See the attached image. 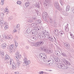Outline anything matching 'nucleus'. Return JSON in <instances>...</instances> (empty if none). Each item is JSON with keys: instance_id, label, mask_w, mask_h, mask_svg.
<instances>
[{"instance_id": "29", "label": "nucleus", "mask_w": 74, "mask_h": 74, "mask_svg": "<svg viewBox=\"0 0 74 74\" xmlns=\"http://www.w3.org/2000/svg\"><path fill=\"white\" fill-rule=\"evenodd\" d=\"M55 53L57 56H60V53L59 51H56Z\"/></svg>"}, {"instance_id": "59", "label": "nucleus", "mask_w": 74, "mask_h": 74, "mask_svg": "<svg viewBox=\"0 0 74 74\" xmlns=\"http://www.w3.org/2000/svg\"><path fill=\"white\" fill-rule=\"evenodd\" d=\"M1 54V55H3V56H4V52H2Z\"/></svg>"}, {"instance_id": "22", "label": "nucleus", "mask_w": 74, "mask_h": 74, "mask_svg": "<svg viewBox=\"0 0 74 74\" xmlns=\"http://www.w3.org/2000/svg\"><path fill=\"white\" fill-rule=\"evenodd\" d=\"M64 46L65 47H66V48H68V49H70V46H69V45H68V44H67L66 43H64Z\"/></svg>"}, {"instance_id": "32", "label": "nucleus", "mask_w": 74, "mask_h": 74, "mask_svg": "<svg viewBox=\"0 0 74 74\" xmlns=\"http://www.w3.org/2000/svg\"><path fill=\"white\" fill-rule=\"evenodd\" d=\"M57 66L59 69H62V64H58L57 65Z\"/></svg>"}, {"instance_id": "16", "label": "nucleus", "mask_w": 74, "mask_h": 74, "mask_svg": "<svg viewBox=\"0 0 74 74\" xmlns=\"http://www.w3.org/2000/svg\"><path fill=\"white\" fill-rule=\"evenodd\" d=\"M5 60H7H7H9V59H10V60L9 61V62H10V60L11 59H11L10 58V57H9V56H8V55H5Z\"/></svg>"}, {"instance_id": "5", "label": "nucleus", "mask_w": 74, "mask_h": 74, "mask_svg": "<svg viewBox=\"0 0 74 74\" xmlns=\"http://www.w3.org/2000/svg\"><path fill=\"white\" fill-rule=\"evenodd\" d=\"M51 0H45V1L44 3V5L47 7H49L51 6Z\"/></svg>"}, {"instance_id": "26", "label": "nucleus", "mask_w": 74, "mask_h": 74, "mask_svg": "<svg viewBox=\"0 0 74 74\" xmlns=\"http://www.w3.org/2000/svg\"><path fill=\"white\" fill-rule=\"evenodd\" d=\"M70 6L69 5H67L66 7V11H69V10H70Z\"/></svg>"}, {"instance_id": "31", "label": "nucleus", "mask_w": 74, "mask_h": 74, "mask_svg": "<svg viewBox=\"0 0 74 74\" xmlns=\"http://www.w3.org/2000/svg\"><path fill=\"white\" fill-rule=\"evenodd\" d=\"M40 28H38L37 27H34V30H37V31L39 30H40Z\"/></svg>"}, {"instance_id": "52", "label": "nucleus", "mask_w": 74, "mask_h": 74, "mask_svg": "<svg viewBox=\"0 0 74 74\" xmlns=\"http://www.w3.org/2000/svg\"><path fill=\"white\" fill-rule=\"evenodd\" d=\"M25 6L26 7H28L29 6L30 4H27L26 3H25Z\"/></svg>"}, {"instance_id": "20", "label": "nucleus", "mask_w": 74, "mask_h": 74, "mask_svg": "<svg viewBox=\"0 0 74 74\" xmlns=\"http://www.w3.org/2000/svg\"><path fill=\"white\" fill-rule=\"evenodd\" d=\"M61 69H67L66 65L64 64H62Z\"/></svg>"}, {"instance_id": "56", "label": "nucleus", "mask_w": 74, "mask_h": 74, "mask_svg": "<svg viewBox=\"0 0 74 74\" xmlns=\"http://www.w3.org/2000/svg\"><path fill=\"white\" fill-rule=\"evenodd\" d=\"M7 23V22H4V23H3V25H6V24Z\"/></svg>"}, {"instance_id": "62", "label": "nucleus", "mask_w": 74, "mask_h": 74, "mask_svg": "<svg viewBox=\"0 0 74 74\" xmlns=\"http://www.w3.org/2000/svg\"><path fill=\"white\" fill-rule=\"evenodd\" d=\"M6 12V14H8L9 13V11L6 12Z\"/></svg>"}, {"instance_id": "3", "label": "nucleus", "mask_w": 74, "mask_h": 74, "mask_svg": "<svg viewBox=\"0 0 74 74\" xmlns=\"http://www.w3.org/2000/svg\"><path fill=\"white\" fill-rule=\"evenodd\" d=\"M40 49L41 51H43L46 52L47 53H51V51L47 49V47H40Z\"/></svg>"}, {"instance_id": "25", "label": "nucleus", "mask_w": 74, "mask_h": 74, "mask_svg": "<svg viewBox=\"0 0 74 74\" xmlns=\"http://www.w3.org/2000/svg\"><path fill=\"white\" fill-rule=\"evenodd\" d=\"M55 34L56 36H58L59 35V32H58V30L56 29L54 31Z\"/></svg>"}, {"instance_id": "34", "label": "nucleus", "mask_w": 74, "mask_h": 74, "mask_svg": "<svg viewBox=\"0 0 74 74\" xmlns=\"http://www.w3.org/2000/svg\"><path fill=\"white\" fill-rule=\"evenodd\" d=\"M4 21L3 20H0V24H1V26H3V24H4Z\"/></svg>"}, {"instance_id": "64", "label": "nucleus", "mask_w": 74, "mask_h": 74, "mask_svg": "<svg viewBox=\"0 0 74 74\" xmlns=\"http://www.w3.org/2000/svg\"><path fill=\"white\" fill-rule=\"evenodd\" d=\"M35 11H36V12H37V14H38V10H35Z\"/></svg>"}, {"instance_id": "24", "label": "nucleus", "mask_w": 74, "mask_h": 74, "mask_svg": "<svg viewBox=\"0 0 74 74\" xmlns=\"http://www.w3.org/2000/svg\"><path fill=\"white\" fill-rule=\"evenodd\" d=\"M6 44L5 43H3L1 45V47L3 49L5 48L6 47Z\"/></svg>"}, {"instance_id": "44", "label": "nucleus", "mask_w": 74, "mask_h": 74, "mask_svg": "<svg viewBox=\"0 0 74 74\" xmlns=\"http://www.w3.org/2000/svg\"><path fill=\"white\" fill-rule=\"evenodd\" d=\"M49 22L50 23H52V22H53V20H52V18H50L49 19Z\"/></svg>"}, {"instance_id": "41", "label": "nucleus", "mask_w": 74, "mask_h": 74, "mask_svg": "<svg viewBox=\"0 0 74 74\" xmlns=\"http://www.w3.org/2000/svg\"><path fill=\"white\" fill-rule=\"evenodd\" d=\"M4 0H1V4L2 5H3L4 4Z\"/></svg>"}, {"instance_id": "6", "label": "nucleus", "mask_w": 74, "mask_h": 74, "mask_svg": "<svg viewBox=\"0 0 74 74\" xmlns=\"http://www.w3.org/2000/svg\"><path fill=\"white\" fill-rule=\"evenodd\" d=\"M16 55L17 56H15V58L17 61H18L21 58V55H19V53L18 52H16Z\"/></svg>"}, {"instance_id": "53", "label": "nucleus", "mask_w": 74, "mask_h": 74, "mask_svg": "<svg viewBox=\"0 0 74 74\" xmlns=\"http://www.w3.org/2000/svg\"><path fill=\"white\" fill-rule=\"evenodd\" d=\"M5 29H7L8 28V25H6L5 27Z\"/></svg>"}, {"instance_id": "42", "label": "nucleus", "mask_w": 74, "mask_h": 74, "mask_svg": "<svg viewBox=\"0 0 74 74\" xmlns=\"http://www.w3.org/2000/svg\"><path fill=\"white\" fill-rule=\"evenodd\" d=\"M44 36H49V32H46L45 35H44Z\"/></svg>"}, {"instance_id": "47", "label": "nucleus", "mask_w": 74, "mask_h": 74, "mask_svg": "<svg viewBox=\"0 0 74 74\" xmlns=\"http://www.w3.org/2000/svg\"><path fill=\"white\" fill-rule=\"evenodd\" d=\"M60 2L62 5H63V1H62V0H60Z\"/></svg>"}, {"instance_id": "51", "label": "nucleus", "mask_w": 74, "mask_h": 74, "mask_svg": "<svg viewBox=\"0 0 74 74\" xmlns=\"http://www.w3.org/2000/svg\"><path fill=\"white\" fill-rule=\"evenodd\" d=\"M15 42V46H16V47H17L18 45V43H17L16 41Z\"/></svg>"}, {"instance_id": "11", "label": "nucleus", "mask_w": 74, "mask_h": 74, "mask_svg": "<svg viewBox=\"0 0 74 74\" xmlns=\"http://www.w3.org/2000/svg\"><path fill=\"white\" fill-rule=\"evenodd\" d=\"M60 11L61 12V14H63L64 15L67 16L68 15V14L67 13H66L64 10H62V9Z\"/></svg>"}, {"instance_id": "48", "label": "nucleus", "mask_w": 74, "mask_h": 74, "mask_svg": "<svg viewBox=\"0 0 74 74\" xmlns=\"http://www.w3.org/2000/svg\"><path fill=\"white\" fill-rule=\"evenodd\" d=\"M32 38L34 40H37V37L36 36H34Z\"/></svg>"}, {"instance_id": "61", "label": "nucleus", "mask_w": 74, "mask_h": 74, "mask_svg": "<svg viewBox=\"0 0 74 74\" xmlns=\"http://www.w3.org/2000/svg\"><path fill=\"white\" fill-rule=\"evenodd\" d=\"M16 26L17 27V28H18V27H19V24L17 25Z\"/></svg>"}, {"instance_id": "58", "label": "nucleus", "mask_w": 74, "mask_h": 74, "mask_svg": "<svg viewBox=\"0 0 74 74\" xmlns=\"http://www.w3.org/2000/svg\"><path fill=\"white\" fill-rule=\"evenodd\" d=\"M17 28L16 26H14V28L15 29H16V28Z\"/></svg>"}, {"instance_id": "60", "label": "nucleus", "mask_w": 74, "mask_h": 74, "mask_svg": "<svg viewBox=\"0 0 74 74\" xmlns=\"http://www.w3.org/2000/svg\"><path fill=\"white\" fill-rule=\"evenodd\" d=\"M25 4H30V3H29V2H26Z\"/></svg>"}, {"instance_id": "2", "label": "nucleus", "mask_w": 74, "mask_h": 74, "mask_svg": "<svg viewBox=\"0 0 74 74\" xmlns=\"http://www.w3.org/2000/svg\"><path fill=\"white\" fill-rule=\"evenodd\" d=\"M31 44H32V46H35V47H39V46H40V45H44V42L43 41H41L36 42L35 43L32 42Z\"/></svg>"}, {"instance_id": "14", "label": "nucleus", "mask_w": 74, "mask_h": 74, "mask_svg": "<svg viewBox=\"0 0 74 74\" xmlns=\"http://www.w3.org/2000/svg\"><path fill=\"white\" fill-rule=\"evenodd\" d=\"M14 46L13 45H9L8 47V49H12L14 48Z\"/></svg>"}, {"instance_id": "37", "label": "nucleus", "mask_w": 74, "mask_h": 74, "mask_svg": "<svg viewBox=\"0 0 74 74\" xmlns=\"http://www.w3.org/2000/svg\"><path fill=\"white\" fill-rule=\"evenodd\" d=\"M27 22L32 23L33 22V20L32 19H28L27 20Z\"/></svg>"}, {"instance_id": "10", "label": "nucleus", "mask_w": 74, "mask_h": 74, "mask_svg": "<svg viewBox=\"0 0 74 74\" xmlns=\"http://www.w3.org/2000/svg\"><path fill=\"white\" fill-rule=\"evenodd\" d=\"M47 63H48L49 64L51 65L53 63V59H49L47 60Z\"/></svg>"}, {"instance_id": "19", "label": "nucleus", "mask_w": 74, "mask_h": 74, "mask_svg": "<svg viewBox=\"0 0 74 74\" xmlns=\"http://www.w3.org/2000/svg\"><path fill=\"white\" fill-rule=\"evenodd\" d=\"M37 25V23H32L31 26L32 27H36V26Z\"/></svg>"}, {"instance_id": "9", "label": "nucleus", "mask_w": 74, "mask_h": 74, "mask_svg": "<svg viewBox=\"0 0 74 74\" xmlns=\"http://www.w3.org/2000/svg\"><path fill=\"white\" fill-rule=\"evenodd\" d=\"M42 18L44 20H47V18L48 17V14L45 12L43 13L42 14Z\"/></svg>"}, {"instance_id": "57", "label": "nucleus", "mask_w": 74, "mask_h": 74, "mask_svg": "<svg viewBox=\"0 0 74 74\" xmlns=\"http://www.w3.org/2000/svg\"><path fill=\"white\" fill-rule=\"evenodd\" d=\"M15 74H19V72L18 71L15 72Z\"/></svg>"}, {"instance_id": "15", "label": "nucleus", "mask_w": 74, "mask_h": 74, "mask_svg": "<svg viewBox=\"0 0 74 74\" xmlns=\"http://www.w3.org/2000/svg\"><path fill=\"white\" fill-rule=\"evenodd\" d=\"M31 31L32 28H29L26 30V32L28 34H29L30 33H31V32H32V31Z\"/></svg>"}, {"instance_id": "45", "label": "nucleus", "mask_w": 74, "mask_h": 74, "mask_svg": "<svg viewBox=\"0 0 74 74\" xmlns=\"http://www.w3.org/2000/svg\"><path fill=\"white\" fill-rule=\"evenodd\" d=\"M32 19L33 20H37V18L36 17V16H33L32 17Z\"/></svg>"}, {"instance_id": "7", "label": "nucleus", "mask_w": 74, "mask_h": 74, "mask_svg": "<svg viewBox=\"0 0 74 74\" xmlns=\"http://www.w3.org/2000/svg\"><path fill=\"white\" fill-rule=\"evenodd\" d=\"M54 5L55 7L59 11H61L62 10V8H60V7H59V3H58V2H56L54 4Z\"/></svg>"}, {"instance_id": "21", "label": "nucleus", "mask_w": 74, "mask_h": 74, "mask_svg": "<svg viewBox=\"0 0 74 74\" xmlns=\"http://www.w3.org/2000/svg\"><path fill=\"white\" fill-rule=\"evenodd\" d=\"M21 61H18L17 62V66L18 68H19V67L20 64H21Z\"/></svg>"}, {"instance_id": "1", "label": "nucleus", "mask_w": 74, "mask_h": 74, "mask_svg": "<svg viewBox=\"0 0 74 74\" xmlns=\"http://www.w3.org/2000/svg\"><path fill=\"white\" fill-rule=\"evenodd\" d=\"M39 57L36 58V59L38 62H40L41 59H45V58H47V55L44 53H41L40 54Z\"/></svg>"}, {"instance_id": "17", "label": "nucleus", "mask_w": 74, "mask_h": 74, "mask_svg": "<svg viewBox=\"0 0 74 74\" xmlns=\"http://www.w3.org/2000/svg\"><path fill=\"white\" fill-rule=\"evenodd\" d=\"M63 62L64 63L67 64H69V65H70L71 64L66 59H64L63 60Z\"/></svg>"}, {"instance_id": "43", "label": "nucleus", "mask_w": 74, "mask_h": 74, "mask_svg": "<svg viewBox=\"0 0 74 74\" xmlns=\"http://www.w3.org/2000/svg\"><path fill=\"white\" fill-rule=\"evenodd\" d=\"M8 20H11L13 19V17L12 16H11L9 17L8 18Z\"/></svg>"}, {"instance_id": "50", "label": "nucleus", "mask_w": 74, "mask_h": 74, "mask_svg": "<svg viewBox=\"0 0 74 74\" xmlns=\"http://www.w3.org/2000/svg\"><path fill=\"white\" fill-rule=\"evenodd\" d=\"M38 74H44V72H43V71H40L39 73Z\"/></svg>"}, {"instance_id": "55", "label": "nucleus", "mask_w": 74, "mask_h": 74, "mask_svg": "<svg viewBox=\"0 0 74 74\" xmlns=\"http://www.w3.org/2000/svg\"><path fill=\"white\" fill-rule=\"evenodd\" d=\"M4 38H7V36H4L3 37Z\"/></svg>"}, {"instance_id": "46", "label": "nucleus", "mask_w": 74, "mask_h": 74, "mask_svg": "<svg viewBox=\"0 0 74 74\" xmlns=\"http://www.w3.org/2000/svg\"><path fill=\"white\" fill-rule=\"evenodd\" d=\"M21 1H18L17 2V4H18V5H21Z\"/></svg>"}, {"instance_id": "13", "label": "nucleus", "mask_w": 74, "mask_h": 74, "mask_svg": "<svg viewBox=\"0 0 74 74\" xmlns=\"http://www.w3.org/2000/svg\"><path fill=\"white\" fill-rule=\"evenodd\" d=\"M38 37L39 38H42L44 40V36L43 35H41V34L39 33L38 34Z\"/></svg>"}, {"instance_id": "33", "label": "nucleus", "mask_w": 74, "mask_h": 74, "mask_svg": "<svg viewBox=\"0 0 74 74\" xmlns=\"http://www.w3.org/2000/svg\"><path fill=\"white\" fill-rule=\"evenodd\" d=\"M35 6L37 8H39L40 7V4H39V3H37L35 5Z\"/></svg>"}, {"instance_id": "18", "label": "nucleus", "mask_w": 74, "mask_h": 74, "mask_svg": "<svg viewBox=\"0 0 74 74\" xmlns=\"http://www.w3.org/2000/svg\"><path fill=\"white\" fill-rule=\"evenodd\" d=\"M67 25H66V26H65V30L66 32H68L69 31V27H68V26H69V24H67Z\"/></svg>"}, {"instance_id": "12", "label": "nucleus", "mask_w": 74, "mask_h": 74, "mask_svg": "<svg viewBox=\"0 0 74 74\" xmlns=\"http://www.w3.org/2000/svg\"><path fill=\"white\" fill-rule=\"evenodd\" d=\"M33 30V31H31V34H33V35H35V36H36V35H37L38 33L37 32L35 31V30H36L34 29Z\"/></svg>"}, {"instance_id": "35", "label": "nucleus", "mask_w": 74, "mask_h": 74, "mask_svg": "<svg viewBox=\"0 0 74 74\" xmlns=\"http://www.w3.org/2000/svg\"><path fill=\"white\" fill-rule=\"evenodd\" d=\"M42 33H43V35H45V33H46V30H45L44 29H42Z\"/></svg>"}, {"instance_id": "23", "label": "nucleus", "mask_w": 74, "mask_h": 74, "mask_svg": "<svg viewBox=\"0 0 74 74\" xmlns=\"http://www.w3.org/2000/svg\"><path fill=\"white\" fill-rule=\"evenodd\" d=\"M60 36H62L63 34H64V32L63 31H60L59 32Z\"/></svg>"}, {"instance_id": "39", "label": "nucleus", "mask_w": 74, "mask_h": 74, "mask_svg": "<svg viewBox=\"0 0 74 74\" xmlns=\"http://www.w3.org/2000/svg\"><path fill=\"white\" fill-rule=\"evenodd\" d=\"M62 55L63 56H65V57L67 56V55H66V53H64L62 52Z\"/></svg>"}, {"instance_id": "49", "label": "nucleus", "mask_w": 74, "mask_h": 74, "mask_svg": "<svg viewBox=\"0 0 74 74\" xmlns=\"http://www.w3.org/2000/svg\"><path fill=\"white\" fill-rule=\"evenodd\" d=\"M5 12H8V11H9V10L7 9V8H6L5 9Z\"/></svg>"}, {"instance_id": "63", "label": "nucleus", "mask_w": 74, "mask_h": 74, "mask_svg": "<svg viewBox=\"0 0 74 74\" xmlns=\"http://www.w3.org/2000/svg\"><path fill=\"white\" fill-rule=\"evenodd\" d=\"M54 23L55 25H57V23H56V22H54Z\"/></svg>"}, {"instance_id": "40", "label": "nucleus", "mask_w": 74, "mask_h": 74, "mask_svg": "<svg viewBox=\"0 0 74 74\" xmlns=\"http://www.w3.org/2000/svg\"><path fill=\"white\" fill-rule=\"evenodd\" d=\"M39 24H40L41 22V20L39 19L37 21H36Z\"/></svg>"}, {"instance_id": "36", "label": "nucleus", "mask_w": 74, "mask_h": 74, "mask_svg": "<svg viewBox=\"0 0 74 74\" xmlns=\"http://www.w3.org/2000/svg\"><path fill=\"white\" fill-rule=\"evenodd\" d=\"M0 16L2 18H3L4 16V14L3 13H1L0 14Z\"/></svg>"}, {"instance_id": "8", "label": "nucleus", "mask_w": 74, "mask_h": 74, "mask_svg": "<svg viewBox=\"0 0 74 74\" xmlns=\"http://www.w3.org/2000/svg\"><path fill=\"white\" fill-rule=\"evenodd\" d=\"M23 60L24 62L23 64H25L26 65H28L29 64H30V60H28L27 59L26 57L24 58Z\"/></svg>"}, {"instance_id": "30", "label": "nucleus", "mask_w": 74, "mask_h": 74, "mask_svg": "<svg viewBox=\"0 0 74 74\" xmlns=\"http://www.w3.org/2000/svg\"><path fill=\"white\" fill-rule=\"evenodd\" d=\"M48 39H49V40H50V41H52V42H53V38L51 36H49L48 38Z\"/></svg>"}, {"instance_id": "4", "label": "nucleus", "mask_w": 74, "mask_h": 74, "mask_svg": "<svg viewBox=\"0 0 74 74\" xmlns=\"http://www.w3.org/2000/svg\"><path fill=\"white\" fill-rule=\"evenodd\" d=\"M10 62H9V63L11 65L12 64V63H13L12 64V69L14 70H16V64L15 62H13V60L11 59L9 61ZM6 63H8V62H5Z\"/></svg>"}, {"instance_id": "27", "label": "nucleus", "mask_w": 74, "mask_h": 74, "mask_svg": "<svg viewBox=\"0 0 74 74\" xmlns=\"http://www.w3.org/2000/svg\"><path fill=\"white\" fill-rule=\"evenodd\" d=\"M54 59L56 61V62H59L60 61V60H59V59L56 57H55L54 58Z\"/></svg>"}, {"instance_id": "28", "label": "nucleus", "mask_w": 74, "mask_h": 74, "mask_svg": "<svg viewBox=\"0 0 74 74\" xmlns=\"http://www.w3.org/2000/svg\"><path fill=\"white\" fill-rule=\"evenodd\" d=\"M7 38L8 39H12V37L11 35H8L7 36Z\"/></svg>"}, {"instance_id": "38", "label": "nucleus", "mask_w": 74, "mask_h": 74, "mask_svg": "<svg viewBox=\"0 0 74 74\" xmlns=\"http://www.w3.org/2000/svg\"><path fill=\"white\" fill-rule=\"evenodd\" d=\"M70 34L71 36V38H72V39H73V40H74V36L73 35V34H72V33H71V32L70 33Z\"/></svg>"}, {"instance_id": "54", "label": "nucleus", "mask_w": 74, "mask_h": 74, "mask_svg": "<svg viewBox=\"0 0 74 74\" xmlns=\"http://www.w3.org/2000/svg\"><path fill=\"white\" fill-rule=\"evenodd\" d=\"M13 33H17V31L15 29L14 30Z\"/></svg>"}]
</instances>
